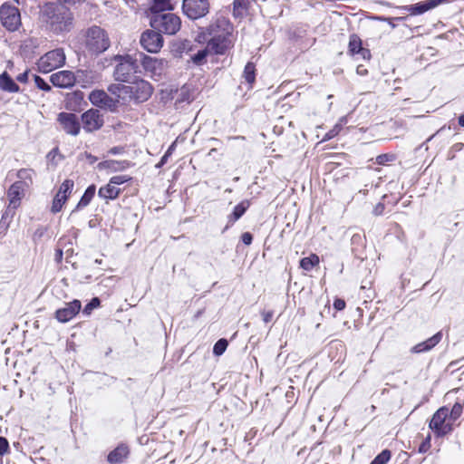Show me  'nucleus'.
Listing matches in <instances>:
<instances>
[{"label":"nucleus","mask_w":464,"mask_h":464,"mask_svg":"<svg viewBox=\"0 0 464 464\" xmlns=\"http://www.w3.org/2000/svg\"><path fill=\"white\" fill-rule=\"evenodd\" d=\"M195 41L205 44L201 51L211 56L228 55L236 42L235 26L222 13H216L208 24L199 26Z\"/></svg>","instance_id":"nucleus-1"},{"label":"nucleus","mask_w":464,"mask_h":464,"mask_svg":"<svg viewBox=\"0 0 464 464\" xmlns=\"http://www.w3.org/2000/svg\"><path fill=\"white\" fill-rule=\"evenodd\" d=\"M41 15L55 33L70 31L72 26L73 15L68 6L46 3L41 9Z\"/></svg>","instance_id":"nucleus-2"},{"label":"nucleus","mask_w":464,"mask_h":464,"mask_svg":"<svg viewBox=\"0 0 464 464\" xmlns=\"http://www.w3.org/2000/svg\"><path fill=\"white\" fill-rule=\"evenodd\" d=\"M150 24L159 34L173 35L180 30L181 19L176 14L160 12L151 14Z\"/></svg>","instance_id":"nucleus-3"},{"label":"nucleus","mask_w":464,"mask_h":464,"mask_svg":"<svg viewBox=\"0 0 464 464\" xmlns=\"http://www.w3.org/2000/svg\"><path fill=\"white\" fill-rule=\"evenodd\" d=\"M85 37V46L92 54L98 55L110 47L108 34L100 26L93 25L88 28Z\"/></svg>","instance_id":"nucleus-4"},{"label":"nucleus","mask_w":464,"mask_h":464,"mask_svg":"<svg viewBox=\"0 0 464 464\" xmlns=\"http://www.w3.org/2000/svg\"><path fill=\"white\" fill-rule=\"evenodd\" d=\"M142 73L140 60H121L114 70V79L118 82H129L136 81Z\"/></svg>","instance_id":"nucleus-5"},{"label":"nucleus","mask_w":464,"mask_h":464,"mask_svg":"<svg viewBox=\"0 0 464 464\" xmlns=\"http://www.w3.org/2000/svg\"><path fill=\"white\" fill-rule=\"evenodd\" d=\"M209 0H182L181 13L189 21L205 18L210 13Z\"/></svg>","instance_id":"nucleus-6"},{"label":"nucleus","mask_w":464,"mask_h":464,"mask_svg":"<svg viewBox=\"0 0 464 464\" xmlns=\"http://www.w3.org/2000/svg\"><path fill=\"white\" fill-rule=\"evenodd\" d=\"M430 429L437 437H443L453 430V424L449 419V409L445 406L440 407L432 416Z\"/></svg>","instance_id":"nucleus-7"},{"label":"nucleus","mask_w":464,"mask_h":464,"mask_svg":"<svg viewBox=\"0 0 464 464\" xmlns=\"http://www.w3.org/2000/svg\"><path fill=\"white\" fill-rule=\"evenodd\" d=\"M0 21L7 30L15 31L21 24L19 9L7 3L3 4L0 7Z\"/></svg>","instance_id":"nucleus-8"},{"label":"nucleus","mask_w":464,"mask_h":464,"mask_svg":"<svg viewBox=\"0 0 464 464\" xmlns=\"http://www.w3.org/2000/svg\"><path fill=\"white\" fill-rule=\"evenodd\" d=\"M205 44H199L195 41L179 40L174 44V51L180 55H188L189 58H207L211 56L209 53H204L201 51L204 49Z\"/></svg>","instance_id":"nucleus-9"},{"label":"nucleus","mask_w":464,"mask_h":464,"mask_svg":"<svg viewBox=\"0 0 464 464\" xmlns=\"http://www.w3.org/2000/svg\"><path fill=\"white\" fill-rule=\"evenodd\" d=\"M28 188L24 187L20 182H14L10 186L7 190V197L9 199V204L7 209L3 215V218H5L8 216H14L15 209L20 206L21 199L25 194V191Z\"/></svg>","instance_id":"nucleus-10"},{"label":"nucleus","mask_w":464,"mask_h":464,"mask_svg":"<svg viewBox=\"0 0 464 464\" xmlns=\"http://www.w3.org/2000/svg\"><path fill=\"white\" fill-rule=\"evenodd\" d=\"M140 44L149 53H158L163 45V38L157 31L147 30L140 37Z\"/></svg>","instance_id":"nucleus-11"},{"label":"nucleus","mask_w":464,"mask_h":464,"mask_svg":"<svg viewBox=\"0 0 464 464\" xmlns=\"http://www.w3.org/2000/svg\"><path fill=\"white\" fill-rule=\"evenodd\" d=\"M73 187H74V182L72 179H65L62 183V185L59 188L58 192L56 193V195L53 200V204H52V208H51V211L53 213H58L59 211H61L63 206L65 204L69 196L71 195V193L73 189Z\"/></svg>","instance_id":"nucleus-12"},{"label":"nucleus","mask_w":464,"mask_h":464,"mask_svg":"<svg viewBox=\"0 0 464 464\" xmlns=\"http://www.w3.org/2000/svg\"><path fill=\"white\" fill-rule=\"evenodd\" d=\"M83 130L92 132L101 129L103 125V115L99 110L90 109L82 115Z\"/></svg>","instance_id":"nucleus-13"},{"label":"nucleus","mask_w":464,"mask_h":464,"mask_svg":"<svg viewBox=\"0 0 464 464\" xmlns=\"http://www.w3.org/2000/svg\"><path fill=\"white\" fill-rule=\"evenodd\" d=\"M131 83L133 85L130 86V93L137 102H146L151 96L153 90L148 82L140 77Z\"/></svg>","instance_id":"nucleus-14"},{"label":"nucleus","mask_w":464,"mask_h":464,"mask_svg":"<svg viewBox=\"0 0 464 464\" xmlns=\"http://www.w3.org/2000/svg\"><path fill=\"white\" fill-rule=\"evenodd\" d=\"M90 102L97 107L113 111L117 107L118 101L111 97L102 90H94L89 95Z\"/></svg>","instance_id":"nucleus-15"},{"label":"nucleus","mask_w":464,"mask_h":464,"mask_svg":"<svg viewBox=\"0 0 464 464\" xmlns=\"http://www.w3.org/2000/svg\"><path fill=\"white\" fill-rule=\"evenodd\" d=\"M58 121L66 133L73 136L79 134L81 125L78 117L74 113L61 112L58 115Z\"/></svg>","instance_id":"nucleus-16"},{"label":"nucleus","mask_w":464,"mask_h":464,"mask_svg":"<svg viewBox=\"0 0 464 464\" xmlns=\"http://www.w3.org/2000/svg\"><path fill=\"white\" fill-rule=\"evenodd\" d=\"M82 304L79 300L67 303L64 307L55 312V318L61 323H67L72 319L81 310Z\"/></svg>","instance_id":"nucleus-17"},{"label":"nucleus","mask_w":464,"mask_h":464,"mask_svg":"<svg viewBox=\"0 0 464 464\" xmlns=\"http://www.w3.org/2000/svg\"><path fill=\"white\" fill-rule=\"evenodd\" d=\"M141 71L150 77L159 80L164 72V60H140Z\"/></svg>","instance_id":"nucleus-18"},{"label":"nucleus","mask_w":464,"mask_h":464,"mask_svg":"<svg viewBox=\"0 0 464 464\" xmlns=\"http://www.w3.org/2000/svg\"><path fill=\"white\" fill-rule=\"evenodd\" d=\"M447 1L448 0H427L419 2L414 5H406L404 9L412 15H419L437 7L443 3H446Z\"/></svg>","instance_id":"nucleus-19"},{"label":"nucleus","mask_w":464,"mask_h":464,"mask_svg":"<svg viewBox=\"0 0 464 464\" xmlns=\"http://www.w3.org/2000/svg\"><path fill=\"white\" fill-rule=\"evenodd\" d=\"M51 82L60 88H70L75 82V77L71 71H60L51 75Z\"/></svg>","instance_id":"nucleus-20"},{"label":"nucleus","mask_w":464,"mask_h":464,"mask_svg":"<svg viewBox=\"0 0 464 464\" xmlns=\"http://www.w3.org/2000/svg\"><path fill=\"white\" fill-rule=\"evenodd\" d=\"M452 392L459 393V395L457 397V401H455L454 405L452 406L451 411H449V419L450 421L452 423L456 421L460 415L463 412V407H464V393L459 389L450 391L448 392V395H450Z\"/></svg>","instance_id":"nucleus-21"},{"label":"nucleus","mask_w":464,"mask_h":464,"mask_svg":"<svg viewBox=\"0 0 464 464\" xmlns=\"http://www.w3.org/2000/svg\"><path fill=\"white\" fill-rule=\"evenodd\" d=\"M131 166V163L128 160H108L98 164L100 169H108L111 172L122 171Z\"/></svg>","instance_id":"nucleus-22"},{"label":"nucleus","mask_w":464,"mask_h":464,"mask_svg":"<svg viewBox=\"0 0 464 464\" xmlns=\"http://www.w3.org/2000/svg\"><path fill=\"white\" fill-rule=\"evenodd\" d=\"M250 203L248 200H243L239 204H237L231 214L227 216V224L225 227V230L229 228L231 226L235 224L247 210Z\"/></svg>","instance_id":"nucleus-23"},{"label":"nucleus","mask_w":464,"mask_h":464,"mask_svg":"<svg viewBox=\"0 0 464 464\" xmlns=\"http://www.w3.org/2000/svg\"><path fill=\"white\" fill-rule=\"evenodd\" d=\"M440 340H441V334H440V333H438V334H434L433 336H431L430 338H429L428 340L414 345L411 348V352L414 353L429 352L434 346H436L440 342Z\"/></svg>","instance_id":"nucleus-24"},{"label":"nucleus","mask_w":464,"mask_h":464,"mask_svg":"<svg viewBox=\"0 0 464 464\" xmlns=\"http://www.w3.org/2000/svg\"><path fill=\"white\" fill-rule=\"evenodd\" d=\"M348 47L351 55L360 54L362 58L370 56L369 50L362 47V40L356 34L350 36Z\"/></svg>","instance_id":"nucleus-25"},{"label":"nucleus","mask_w":464,"mask_h":464,"mask_svg":"<svg viewBox=\"0 0 464 464\" xmlns=\"http://www.w3.org/2000/svg\"><path fill=\"white\" fill-rule=\"evenodd\" d=\"M128 455V447L125 445H120L109 453L107 459L111 464H120L123 462Z\"/></svg>","instance_id":"nucleus-26"},{"label":"nucleus","mask_w":464,"mask_h":464,"mask_svg":"<svg viewBox=\"0 0 464 464\" xmlns=\"http://www.w3.org/2000/svg\"><path fill=\"white\" fill-rule=\"evenodd\" d=\"M121 189L109 181L107 185L100 188L98 196L104 199H115L118 198Z\"/></svg>","instance_id":"nucleus-27"},{"label":"nucleus","mask_w":464,"mask_h":464,"mask_svg":"<svg viewBox=\"0 0 464 464\" xmlns=\"http://www.w3.org/2000/svg\"><path fill=\"white\" fill-rule=\"evenodd\" d=\"M0 88L8 92H18L20 90L19 86L14 82L7 72L0 74Z\"/></svg>","instance_id":"nucleus-28"},{"label":"nucleus","mask_w":464,"mask_h":464,"mask_svg":"<svg viewBox=\"0 0 464 464\" xmlns=\"http://www.w3.org/2000/svg\"><path fill=\"white\" fill-rule=\"evenodd\" d=\"M256 64L252 62H248L244 68L242 77L247 84V89H252L253 87L256 80Z\"/></svg>","instance_id":"nucleus-29"},{"label":"nucleus","mask_w":464,"mask_h":464,"mask_svg":"<svg viewBox=\"0 0 464 464\" xmlns=\"http://www.w3.org/2000/svg\"><path fill=\"white\" fill-rule=\"evenodd\" d=\"M34 170L32 169H21L17 171V179L16 182L22 183L24 187L29 188L33 184V177L34 175Z\"/></svg>","instance_id":"nucleus-30"},{"label":"nucleus","mask_w":464,"mask_h":464,"mask_svg":"<svg viewBox=\"0 0 464 464\" xmlns=\"http://www.w3.org/2000/svg\"><path fill=\"white\" fill-rule=\"evenodd\" d=\"M174 8L171 0H153L150 10L151 14H157L160 12L166 13L165 11H172Z\"/></svg>","instance_id":"nucleus-31"},{"label":"nucleus","mask_w":464,"mask_h":464,"mask_svg":"<svg viewBox=\"0 0 464 464\" xmlns=\"http://www.w3.org/2000/svg\"><path fill=\"white\" fill-rule=\"evenodd\" d=\"M95 191H96L95 185L89 186L86 188V190L84 191L82 197L81 198L80 201L78 202V204L73 211H76L80 208H85L86 206H88L90 204V202L92 201V198L94 197Z\"/></svg>","instance_id":"nucleus-32"},{"label":"nucleus","mask_w":464,"mask_h":464,"mask_svg":"<svg viewBox=\"0 0 464 464\" xmlns=\"http://www.w3.org/2000/svg\"><path fill=\"white\" fill-rule=\"evenodd\" d=\"M176 102H190L193 100L192 88L190 85L184 84L179 90L176 91Z\"/></svg>","instance_id":"nucleus-33"},{"label":"nucleus","mask_w":464,"mask_h":464,"mask_svg":"<svg viewBox=\"0 0 464 464\" xmlns=\"http://www.w3.org/2000/svg\"><path fill=\"white\" fill-rule=\"evenodd\" d=\"M348 122L347 116H343L339 119L338 122L328 132L325 133L323 140H329L339 134L343 125Z\"/></svg>","instance_id":"nucleus-34"},{"label":"nucleus","mask_w":464,"mask_h":464,"mask_svg":"<svg viewBox=\"0 0 464 464\" xmlns=\"http://www.w3.org/2000/svg\"><path fill=\"white\" fill-rule=\"evenodd\" d=\"M249 0H234L233 1V15L238 17L248 9Z\"/></svg>","instance_id":"nucleus-35"},{"label":"nucleus","mask_w":464,"mask_h":464,"mask_svg":"<svg viewBox=\"0 0 464 464\" xmlns=\"http://www.w3.org/2000/svg\"><path fill=\"white\" fill-rule=\"evenodd\" d=\"M318 263L319 257L316 255H311L300 260V266L305 271H310Z\"/></svg>","instance_id":"nucleus-36"},{"label":"nucleus","mask_w":464,"mask_h":464,"mask_svg":"<svg viewBox=\"0 0 464 464\" xmlns=\"http://www.w3.org/2000/svg\"><path fill=\"white\" fill-rule=\"evenodd\" d=\"M56 62V60H53ZM57 63H50L47 60H38V67L39 70L43 72H48L53 70V68L56 66H62L63 64L64 60H57Z\"/></svg>","instance_id":"nucleus-37"},{"label":"nucleus","mask_w":464,"mask_h":464,"mask_svg":"<svg viewBox=\"0 0 464 464\" xmlns=\"http://www.w3.org/2000/svg\"><path fill=\"white\" fill-rule=\"evenodd\" d=\"M227 345H228V343L226 339L222 338V339H219L215 344H214V347H213V353L216 355V356H220L222 355L225 351L227 350Z\"/></svg>","instance_id":"nucleus-38"},{"label":"nucleus","mask_w":464,"mask_h":464,"mask_svg":"<svg viewBox=\"0 0 464 464\" xmlns=\"http://www.w3.org/2000/svg\"><path fill=\"white\" fill-rule=\"evenodd\" d=\"M391 456V451L384 450L378 454L370 464H386L390 460Z\"/></svg>","instance_id":"nucleus-39"},{"label":"nucleus","mask_w":464,"mask_h":464,"mask_svg":"<svg viewBox=\"0 0 464 464\" xmlns=\"http://www.w3.org/2000/svg\"><path fill=\"white\" fill-rule=\"evenodd\" d=\"M66 54L63 48H56L45 53L40 58H65Z\"/></svg>","instance_id":"nucleus-40"},{"label":"nucleus","mask_w":464,"mask_h":464,"mask_svg":"<svg viewBox=\"0 0 464 464\" xmlns=\"http://www.w3.org/2000/svg\"><path fill=\"white\" fill-rule=\"evenodd\" d=\"M396 160V156L392 153H384L376 157V163L379 165H385L388 162H392Z\"/></svg>","instance_id":"nucleus-41"},{"label":"nucleus","mask_w":464,"mask_h":464,"mask_svg":"<svg viewBox=\"0 0 464 464\" xmlns=\"http://www.w3.org/2000/svg\"><path fill=\"white\" fill-rule=\"evenodd\" d=\"M101 304L98 297H93L83 308L82 313L85 315H90L93 309L97 308Z\"/></svg>","instance_id":"nucleus-42"},{"label":"nucleus","mask_w":464,"mask_h":464,"mask_svg":"<svg viewBox=\"0 0 464 464\" xmlns=\"http://www.w3.org/2000/svg\"><path fill=\"white\" fill-rule=\"evenodd\" d=\"M131 178L128 175H117L111 178L110 182L116 187L129 181Z\"/></svg>","instance_id":"nucleus-43"},{"label":"nucleus","mask_w":464,"mask_h":464,"mask_svg":"<svg viewBox=\"0 0 464 464\" xmlns=\"http://www.w3.org/2000/svg\"><path fill=\"white\" fill-rule=\"evenodd\" d=\"M34 82H35V85L43 91L48 92L51 90V86L43 78H41L38 75H34Z\"/></svg>","instance_id":"nucleus-44"},{"label":"nucleus","mask_w":464,"mask_h":464,"mask_svg":"<svg viewBox=\"0 0 464 464\" xmlns=\"http://www.w3.org/2000/svg\"><path fill=\"white\" fill-rule=\"evenodd\" d=\"M9 443L5 437L0 436V456H4L8 452Z\"/></svg>","instance_id":"nucleus-45"},{"label":"nucleus","mask_w":464,"mask_h":464,"mask_svg":"<svg viewBox=\"0 0 464 464\" xmlns=\"http://www.w3.org/2000/svg\"><path fill=\"white\" fill-rule=\"evenodd\" d=\"M60 5L67 6V5H75L77 4H81L85 0H58Z\"/></svg>","instance_id":"nucleus-46"},{"label":"nucleus","mask_w":464,"mask_h":464,"mask_svg":"<svg viewBox=\"0 0 464 464\" xmlns=\"http://www.w3.org/2000/svg\"><path fill=\"white\" fill-rule=\"evenodd\" d=\"M241 240L245 245L249 246L252 243L253 236L249 232H245L241 236Z\"/></svg>","instance_id":"nucleus-47"},{"label":"nucleus","mask_w":464,"mask_h":464,"mask_svg":"<svg viewBox=\"0 0 464 464\" xmlns=\"http://www.w3.org/2000/svg\"><path fill=\"white\" fill-rule=\"evenodd\" d=\"M384 208H385V206L383 203H378L374 208H373V215L375 216H381L382 215L383 211H384Z\"/></svg>","instance_id":"nucleus-48"},{"label":"nucleus","mask_w":464,"mask_h":464,"mask_svg":"<svg viewBox=\"0 0 464 464\" xmlns=\"http://www.w3.org/2000/svg\"><path fill=\"white\" fill-rule=\"evenodd\" d=\"M273 316H274L273 311H263L262 312L263 321L266 324L269 323L272 320Z\"/></svg>","instance_id":"nucleus-49"},{"label":"nucleus","mask_w":464,"mask_h":464,"mask_svg":"<svg viewBox=\"0 0 464 464\" xmlns=\"http://www.w3.org/2000/svg\"><path fill=\"white\" fill-rule=\"evenodd\" d=\"M334 307L338 311L344 309V307H345L344 300L339 299V298L335 299L334 302Z\"/></svg>","instance_id":"nucleus-50"},{"label":"nucleus","mask_w":464,"mask_h":464,"mask_svg":"<svg viewBox=\"0 0 464 464\" xmlns=\"http://www.w3.org/2000/svg\"><path fill=\"white\" fill-rule=\"evenodd\" d=\"M124 152V148L121 147V146H116V147H113L111 148L110 150H109V153L110 154H112V155H117V154H121Z\"/></svg>","instance_id":"nucleus-51"},{"label":"nucleus","mask_w":464,"mask_h":464,"mask_svg":"<svg viewBox=\"0 0 464 464\" xmlns=\"http://www.w3.org/2000/svg\"><path fill=\"white\" fill-rule=\"evenodd\" d=\"M16 80L20 82H26L27 80H28V72L25 71L23 73H20L17 77H16Z\"/></svg>","instance_id":"nucleus-52"},{"label":"nucleus","mask_w":464,"mask_h":464,"mask_svg":"<svg viewBox=\"0 0 464 464\" xmlns=\"http://www.w3.org/2000/svg\"><path fill=\"white\" fill-rule=\"evenodd\" d=\"M356 72L359 75H365L367 74V68L363 64H360L356 68Z\"/></svg>","instance_id":"nucleus-53"},{"label":"nucleus","mask_w":464,"mask_h":464,"mask_svg":"<svg viewBox=\"0 0 464 464\" xmlns=\"http://www.w3.org/2000/svg\"><path fill=\"white\" fill-rule=\"evenodd\" d=\"M63 258V250L62 249H56L55 251V260L57 262H60Z\"/></svg>","instance_id":"nucleus-54"},{"label":"nucleus","mask_w":464,"mask_h":464,"mask_svg":"<svg viewBox=\"0 0 464 464\" xmlns=\"http://www.w3.org/2000/svg\"><path fill=\"white\" fill-rule=\"evenodd\" d=\"M168 157V153H165L164 156L161 158L160 163L157 165V167H160L161 165L165 164Z\"/></svg>","instance_id":"nucleus-55"},{"label":"nucleus","mask_w":464,"mask_h":464,"mask_svg":"<svg viewBox=\"0 0 464 464\" xmlns=\"http://www.w3.org/2000/svg\"><path fill=\"white\" fill-rule=\"evenodd\" d=\"M426 450H427V445H426V443H422V444L420 446L419 451H420V452H425Z\"/></svg>","instance_id":"nucleus-56"},{"label":"nucleus","mask_w":464,"mask_h":464,"mask_svg":"<svg viewBox=\"0 0 464 464\" xmlns=\"http://www.w3.org/2000/svg\"><path fill=\"white\" fill-rule=\"evenodd\" d=\"M459 124L464 127V114L460 115L459 118Z\"/></svg>","instance_id":"nucleus-57"},{"label":"nucleus","mask_w":464,"mask_h":464,"mask_svg":"<svg viewBox=\"0 0 464 464\" xmlns=\"http://www.w3.org/2000/svg\"><path fill=\"white\" fill-rule=\"evenodd\" d=\"M112 58H117V59H120V58H130V56L129 54L128 55L117 54V55H114Z\"/></svg>","instance_id":"nucleus-58"},{"label":"nucleus","mask_w":464,"mask_h":464,"mask_svg":"<svg viewBox=\"0 0 464 464\" xmlns=\"http://www.w3.org/2000/svg\"><path fill=\"white\" fill-rule=\"evenodd\" d=\"M204 61H205V60H201V59H198V60H193V62H194L195 63H197L198 65H201V64H203V62H204Z\"/></svg>","instance_id":"nucleus-59"},{"label":"nucleus","mask_w":464,"mask_h":464,"mask_svg":"<svg viewBox=\"0 0 464 464\" xmlns=\"http://www.w3.org/2000/svg\"><path fill=\"white\" fill-rule=\"evenodd\" d=\"M173 147H174V144H172V145L169 148V150H167V152H166V153H168V156H169V155H170V153H171V151H172Z\"/></svg>","instance_id":"nucleus-60"},{"label":"nucleus","mask_w":464,"mask_h":464,"mask_svg":"<svg viewBox=\"0 0 464 464\" xmlns=\"http://www.w3.org/2000/svg\"><path fill=\"white\" fill-rule=\"evenodd\" d=\"M457 364H458V362L456 361V362H450V366H455V365H457Z\"/></svg>","instance_id":"nucleus-61"},{"label":"nucleus","mask_w":464,"mask_h":464,"mask_svg":"<svg viewBox=\"0 0 464 464\" xmlns=\"http://www.w3.org/2000/svg\"><path fill=\"white\" fill-rule=\"evenodd\" d=\"M142 58L149 59V58H150V56H148V55H144Z\"/></svg>","instance_id":"nucleus-62"},{"label":"nucleus","mask_w":464,"mask_h":464,"mask_svg":"<svg viewBox=\"0 0 464 464\" xmlns=\"http://www.w3.org/2000/svg\"><path fill=\"white\" fill-rule=\"evenodd\" d=\"M95 262L98 263V264H101V261L98 260V259H96Z\"/></svg>","instance_id":"nucleus-63"}]
</instances>
